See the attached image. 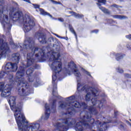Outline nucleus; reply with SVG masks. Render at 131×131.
<instances>
[{"instance_id": "obj_18", "label": "nucleus", "mask_w": 131, "mask_h": 131, "mask_svg": "<svg viewBox=\"0 0 131 131\" xmlns=\"http://www.w3.org/2000/svg\"><path fill=\"white\" fill-rule=\"evenodd\" d=\"M86 108H87V109H89V111H90V112H91V113H92V114H94V115H96V114H97V112L95 107L90 106V108L89 107H87Z\"/></svg>"}, {"instance_id": "obj_11", "label": "nucleus", "mask_w": 131, "mask_h": 131, "mask_svg": "<svg viewBox=\"0 0 131 131\" xmlns=\"http://www.w3.org/2000/svg\"><path fill=\"white\" fill-rule=\"evenodd\" d=\"M10 53L8 43L0 38V59L1 57H6Z\"/></svg>"}, {"instance_id": "obj_35", "label": "nucleus", "mask_w": 131, "mask_h": 131, "mask_svg": "<svg viewBox=\"0 0 131 131\" xmlns=\"http://www.w3.org/2000/svg\"><path fill=\"white\" fill-rule=\"evenodd\" d=\"M51 2H52V3H53V4H55V5H57V4H58V2L54 1V0H51Z\"/></svg>"}, {"instance_id": "obj_36", "label": "nucleus", "mask_w": 131, "mask_h": 131, "mask_svg": "<svg viewBox=\"0 0 131 131\" xmlns=\"http://www.w3.org/2000/svg\"><path fill=\"white\" fill-rule=\"evenodd\" d=\"M58 20L60 21V22H64V19L63 18H59Z\"/></svg>"}, {"instance_id": "obj_4", "label": "nucleus", "mask_w": 131, "mask_h": 131, "mask_svg": "<svg viewBox=\"0 0 131 131\" xmlns=\"http://www.w3.org/2000/svg\"><path fill=\"white\" fill-rule=\"evenodd\" d=\"M12 60L16 63H12L9 62L6 64L5 67V71H1L0 73V78H4L5 76H9V75L7 74L8 72H15L17 70V63H19V60H20V54L19 53H14L12 54Z\"/></svg>"}, {"instance_id": "obj_3", "label": "nucleus", "mask_w": 131, "mask_h": 131, "mask_svg": "<svg viewBox=\"0 0 131 131\" xmlns=\"http://www.w3.org/2000/svg\"><path fill=\"white\" fill-rule=\"evenodd\" d=\"M25 74L24 67H20L19 70L16 74V82L18 83V94L20 96H28L30 94V90L28 89V84L23 78Z\"/></svg>"}, {"instance_id": "obj_8", "label": "nucleus", "mask_w": 131, "mask_h": 131, "mask_svg": "<svg viewBox=\"0 0 131 131\" xmlns=\"http://www.w3.org/2000/svg\"><path fill=\"white\" fill-rule=\"evenodd\" d=\"M15 101H16V97L14 96H10L8 100V103H9L12 111L14 112V116L15 119L17 121H18V120H19L20 116L23 114L21 113V107L16 106V102Z\"/></svg>"}, {"instance_id": "obj_43", "label": "nucleus", "mask_w": 131, "mask_h": 131, "mask_svg": "<svg viewBox=\"0 0 131 131\" xmlns=\"http://www.w3.org/2000/svg\"><path fill=\"white\" fill-rule=\"evenodd\" d=\"M127 123H128H128H129V122H128V121H127Z\"/></svg>"}, {"instance_id": "obj_31", "label": "nucleus", "mask_w": 131, "mask_h": 131, "mask_svg": "<svg viewBox=\"0 0 131 131\" xmlns=\"http://www.w3.org/2000/svg\"><path fill=\"white\" fill-rule=\"evenodd\" d=\"M33 6H34V8H35V9H37V8H39V5H36V4H34Z\"/></svg>"}, {"instance_id": "obj_42", "label": "nucleus", "mask_w": 131, "mask_h": 131, "mask_svg": "<svg viewBox=\"0 0 131 131\" xmlns=\"http://www.w3.org/2000/svg\"><path fill=\"white\" fill-rule=\"evenodd\" d=\"M55 104V101H53V105Z\"/></svg>"}, {"instance_id": "obj_10", "label": "nucleus", "mask_w": 131, "mask_h": 131, "mask_svg": "<svg viewBox=\"0 0 131 131\" xmlns=\"http://www.w3.org/2000/svg\"><path fill=\"white\" fill-rule=\"evenodd\" d=\"M82 91L87 93L85 96V99L87 102L91 101V98L93 97H97L98 96V91L92 88H88V85H85L82 88Z\"/></svg>"}, {"instance_id": "obj_39", "label": "nucleus", "mask_w": 131, "mask_h": 131, "mask_svg": "<svg viewBox=\"0 0 131 131\" xmlns=\"http://www.w3.org/2000/svg\"><path fill=\"white\" fill-rule=\"evenodd\" d=\"M18 129L19 131H24V130L23 129V128H18Z\"/></svg>"}, {"instance_id": "obj_25", "label": "nucleus", "mask_w": 131, "mask_h": 131, "mask_svg": "<svg viewBox=\"0 0 131 131\" xmlns=\"http://www.w3.org/2000/svg\"><path fill=\"white\" fill-rule=\"evenodd\" d=\"M74 99H75V97H74V96H72V97H70L69 98H68V101H69V102H71V101H73V100H74Z\"/></svg>"}, {"instance_id": "obj_37", "label": "nucleus", "mask_w": 131, "mask_h": 131, "mask_svg": "<svg viewBox=\"0 0 131 131\" xmlns=\"http://www.w3.org/2000/svg\"><path fill=\"white\" fill-rule=\"evenodd\" d=\"M80 86V83H78V84H77V90H78L79 89Z\"/></svg>"}, {"instance_id": "obj_5", "label": "nucleus", "mask_w": 131, "mask_h": 131, "mask_svg": "<svg viewBox=\"0 0 131 131\" xmlns=\"http://www.w3.org/2000/svg\"><path fill=\"white\" fill-rule=\"evenodd\" d=\"M8 81V83L6 85H5L4 82H0V92H2L1 96L3 97L10 96L11 94V91H12V86L15 83V81H14L13 79V76L12 75H9Z\"/></svg>"}, {"instance_id": "obj_24", "label": "nucleus", "mask_w": 131, "mask_h": 131, "mask_svg": "<svg viewBox=\"0 0 131 131\" xmlns=\"http://www.w3.org/2000/svg\"><path fill=\"white\" fill-rule=\"evenodd\" d=\"M70 31H71V32H72V33H73L75 35L76 38H77V36L76 35V33H75V31H74V29H73L72 28H71Z\"/></svg>"}, {"instance_id": "obj_15", "label": "nucleus", "mask_w": 131, "mask_h": 131, "mask_svg": "<svg viewBox=\"0 0 131 131\" xmlns=\"http://www.w3.org/2000/svg\"><path fill=\"white\" fill-rule=\"evenodd\" d=\"M92 103L93 106H97V107H99V108H101L103 106V103L100 101H97V99H92Z\"/></svg>"}, {"instance_id": "obj_41", "label": "nucleus", "mask_w": 131, "mask_h": 131, "mask_svg": "<svg viewBox=\"0 0 131 131\" xmlns=\"http://www.w3.org/2000/svg\"><path fill=\"white\" fill-rule=\"evenodd\" d=\"M92 121H93V122H94V121H95V120L93 119Z\"/></svg>"}, {"instance_id": "obj_14", "label": "nucleus", "mask_w": 131, "mask_h": 131, "mask_svg": "<svg viewBox=\"0 0 131 131\" xmlns=\"http://www.w3.org/2000/svg\"><path fill=\"white\" fill-rule=\"evenodd\" d=\"M36 37L38 38L40 43H47V37L42 33H37Z\"/></svg>"}, {"instance_id": "obj_17", "label": "nucleus", "mask_w": 131, "mask_h": 131, "mask_svg": "<svg viewBox=\"0 0 131 131\" xmlns=\"http://www.w3.org/2000/svg\"><path fill=\"white\" fill-rule=\"evenodd\" d=\"M33 72V69H30L27 71V74L29 75V80L30 82L33 81V78L31 77V73Z\"/></svg>"}, {"instance_id": "obj_19", "label": "nucleus", "mask_w": 131, "mask_h": 131, "mask_svg": "<svg viewBox=\"0 0 131 131\" xmlns=\"http://www.w3.org/2000/svg\"><path fill=\"white\" fill-rule=\"evenodd\" d=\"M72 16H74L75 18H83V15L77 14L75 12H72Z\"/></svg>"}, {"instance_id": "obj_6", "label": "nucleus", "mask_w": 131, "mask_h": 131, "mask_svg": "<svg viewBox=\"0 0 131 131\" xmlns=\"http://www.w3.org/2000/svg\"><path fill=\"white\" fill-rule=\"evenodd\" d=\"M82 106H85V103L82 104L79 103L78 101H75L72 103L67 104L66 102L61 103L59 106V109H68V112L66 113L68 116H73L74 113V110L73 108H80Z\"/></svg>"}, {"instance_id": "obj_34", "label": "nucleus", "mask_w": 131, "mask_h": 131, "mask_svg": "<svg viewBox=\"0 0 131 131\" xmlns=\"http://www.w3.org/2000/svg\"><path fill=\"white\" fill-rule=\"evenodd\" d=\"M112 7H113V8H118V6H117V5H116V4L112 5Z\"/></svg>"}, {"instance_id": "obj_38", "label": "nucleus", "mask_w": 131, "mask_h": 131, "mask_svg": "<svg viewBox=\"0 0 131 131\" xmlns=\"http://www.w3.org/2000/svg\"><path fill=\"white\" fill-rule=\"evenodd\" d=\"M24 2H26V3H29V4H30V1L29 0H23Z\"/></svg>"}, {"instance_id": "obj_1", "label": "nucleus", "mask_w": 131, "mask_h": 131, "mask_svg": "<svg viewBox=\"0 0 131 131\" xmlns=\"http://www.w3.org/2000/svg\"><path fill=\"white\" fill-rule=\"evenodd\" d=\"M34 45V42L33 40H26L24 45L21 43L19 45V47L21 48L20 51H23V50H25V49H32V53L27 54L28 67L33 64L34 59L32 58V57H33V54H35L36 57H39L41 56L42 58L45 57V58H49V65L51 69H52V71L55 73H59L62 71L63 65L62 64L61 61H58L59 58L61 57L60 53L51 51L46 55L42 50L33 47Z\"/></svg>"}, {"instance_id": "obj_12", "label": "nucleus", "mask_w": 131, "mask_h": 131, "mask_svg": "<svg viewBox=\"0 0 131 131\" xmlns=\"http://www.w3.org/2000/svg\"><path fill=\"white\" fill-rule=\"evenodd\" d=\"M66 71L69 75H70V73H71V72H74V74L76 76V77H81L80 72L77 70L76 66L73 61L69 63L68 68L66 70Z\"/></svg>"}, {"instance_id": "obj_45", "label": "nucleus", "mask_w": 131, "mask_h": 131, "mask_svg": "<svg viewBox=\"0 0 131 131\" xmlns=\"http://www.w3.org/2000/svg\"><path fill=\"white\" fill-rule=\"evenodd\" d=\"M68 17H70V16H68Z\"/></svg>"}, {"instance_id": "obj_2", "label": "nucleus", "mask_w": 131, "mask_h": 131, "mask_svg": "<svg viewBox=\"0 0 131 131\" xmlns=\"http://www.w3.org/2000/svg\"><path fill=\"white\" fill-rule=\"evenodd\" d=\"M13 21H20L23 24L24 31L25 32H29L35 26L33 20L31 19L30 16L28 14L23 15L21 11L14 13L11 16Z\"/></svg>"}, {"instance_id": "obj_29", "label": "nucleus", "mask_w": 131, "mask_h": 131, "mask_svg": "<svg viewBox=\"0 0 131 131\" xmlns=\"http://www.w3.org/2000/svg\"><path fill=\"white\" fill-rule=\"evenodd\" d=\"M125 37L126 38H128V39H130L131 40V34L126 35Z\"/></svg>"}, {"instance_id": "obj_7", "label": "nucleus", "mask_w": 131, "mask_h": 131, "mask_svg": "<svg viewBox=\"0 0 131 131\" xmlns=\"http://www.w3.org/2000/svg\"><path fill=\"white\" fill-rule=\"evenodd\" d=\"M3 10H4V7L0 5V21L4 27L5 31L10 32L12 25L10 24V19H9L8 15L4 14V13L2 12Z\"/></svg>"}, {"instance_id": "obj_30", "label": "nucleus", "mask_w": 131, "mask_h": 131, "mask_svg": "<svg viewBox=\"0 0 131 131\" xmlns=\"http://www.w3.org/2000/svg\"><path fill=\"white\" fill-rule=\"evenodd\" d=\"M118 71L119 72V73H122V72H123V70L119 68L118 69Z\"/></svg>"}, {"instance_id": "obj_40", "label": "nucleus", "mask_w": 131, "mask_h": 131, "mask_svg": "<svg viewBox=\"0 0 131 131\" xmlns=\"http://www.w3.org/2000/svg\"><path fill=\"white\" fill-rule=\"evenodd\" d=\"M12 46H13V47H15L14 48H17V46H16V45H12Z\"/></svg>"}, {"instance_id": "obj_33", "label": "nucleus", "mask_w": 131, "mask_h": 131, "mask_svg": "<svg viewBox=\"0 0 131 131\" xmlns=\"http://www.w3.org/2000/svg\"><path fill=\"white\" fill-rule=\"evenodd\" d=\"M55 35L56 36H57V37H58V38H65V37H61V36H59V35H58L57 34H55Z\"/></svg>"}, {"instance_id": "obj_44", "label": "nucleus", "mask_w": 131, "mask_h": 131, "mask_svg": "<svg viewBox=\"0 0 131 131\" xmlns=\"http://www.w3.org/2000/svg\"><path fill=\"white\" fill-rule=\"evenodd\" d=\"M15 5H17V3H15Z\"/></svg>"}, {"instance_id": "obj_20", "label": "nucleus", "mask_w": 131, "mask_h": 131, "mask_svg": "<svg viewBox=\"0 0 131 131\" xmlns=\"http://www.w3.org/2000/svg\"><path fill=\"white\" fill-rule=\"evenodd\" d=\"M57 90V85L54 84L53 85V96H57V95H58V92L56 91Z\"/></svg>"}, {"instance_id": "obj_22", "label": "nucleus", "mask_w": 131, "mask_h": 131, "mask_svg": "<svg viewBox=\"0 0 131 131\" xmlns=\"http://www.w3.org/2000/svg\"><path fill=\"white\" fill-rule=\"evenodd\" d=\"M114 18H116V19H121V20H122V19H125L126 17L122 15H115L114 16Z\"/></svg>"}, {"instance_id": "obj_23", "label": "nucleus", "mask_w": 131, "mask_h": 131, "mask_svg": "<svg viewBox=\"0 0 131 131\" xmlns=\"http://www.w3.org/2000/svg\"><path fill=\"white\" fill-rule=\"evenodd\" d=\"M39 10L40 11L41 15H47V12L45 11L43 9L39 8Z\"/></svg>"}, {"instance_id": "obj_32", "label": "nucleus", "mask_w": 131, "mask_h": 131, "mask_svg": "<svg viewBox=\"0 0 131 131\" xmlns=\"http://www.w3.org/2000/svg\"><path fill=\"white\" fill-rule=\"evenodd\" d=\"M92 33H98V32H99V31L98 30H95L93 31H92Z\"/></svg>"}, {"instance_id": "obj_21", "label": "nucleus", "mask_w": 131, "mask_h": 131, "mask_svg": "<svg viewBox=\"0 0 131 131\" xmlns=\"http://www.w3.org/2000/svg\"><path fill=\"white\" fill-rule=\"evenodd\" d=\"M58 73H56L55 72H53V74L52 75V83L54 84V82H55V81L56 80V79H57V74Z\"/></svg>"}, {"instance_id": "obj_13", "label": "nucleus", "mask_w": 131, "mask_h": 131, "mask_svg": "<svg viewBox=\"0 0 131 131\" xmlns=\"http://www.w3.org/2000/svg\"><path fill=\"white\" fill-rule=\"evenodd\" d=\"M45 114L42 116V119L43 120H48L50 117V114H51V110H50V106L48 104L45 105Z\"/></svg>"}, {"instance_id": "obj_16", "label": "nucleus", "mask_w": 131, "mask_h": 131, "mask_svg": "<svg viewBox=\"0 0 131 131\" xmlns=\"http://www.w3.org/2000/svg\"><path fill=\"white\" fill-rule=\"evenodd\" d=\"M97 5L98 7H99V9H100V10H101L102 12H103L104 14H108V15H110L111 12H110V11L108 9L102 7L101 6V4H100L99 3H97Z\"/></svg>"}, {"instance_id": "obj_9", "label": "nucleus", "mask_w": 131, "mask_h": 131, "mask_svg": "<svg viewBox=\"0 0 131 131\" xmlns=\"http://www.w3.org/2000/svg\"><path fill=\"white\" fill-rule=\"evenodd\" d=\"M90 119L91 116L86 114L83 118L81 119L80 122H77L76 123L75 126L76 131H82L83 130L82 125H84V126H87L88 127V126H89V121H90Z\"/></svg>"}, {"instance_id": "obj_28", "label": "nucleus", "mask_w": 131, "mask_h": 131, "mask_svg": "<svg viewBox=\"0 0 131 131\" xmlns=\"http://www.w3.org/2000/svg\"><path fill=\"white\" fill-rule=\"evenodd\" d=\"M125 77H126L127 78H131V75L128 74H125Z\"/></svg>"}, {"instance_id": "obj_27", "label": "nucleus", "mask_w": 131, "mask_h": 131, "mask_svg": "<svg viewBox=\"0 0 131 131\" xmlns=\"http://www.w3.org/2000/svg\"><path fill=\"white\" fill-rule=\"evenodd\" d=\"M83 73H85V74H87L88 75H89V76H91V74H90L89 72L85 71V70H83Z\"/></svg>"}, {"instance_id": "obj_26", "label": "nucleus", "mask_w": 131, "mask_h": 131, "mask_svg": "<svg viewBox=\"0 0 131 131\" xmlns=\"http://www.w3.org/2000/svg\"><path fill=\"white\" fill-rule=\"evenodd\" d=\"M98 2L101 4H106V0H98Z\"/></svg>"}]
</instances>
